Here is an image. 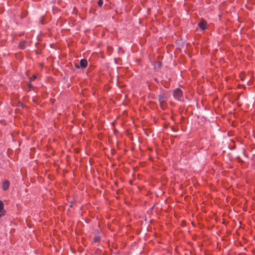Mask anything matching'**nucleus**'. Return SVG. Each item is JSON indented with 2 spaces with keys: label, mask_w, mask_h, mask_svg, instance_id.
<instances>
[{
  "label": "nucleus",
  "mask_w": 255,
  "mask_h": 255,
  "mask_svg": "<svg viewBox=\"0 0 255 255\" xmlns=\"http://www.w3.org/2000/svg\"><path fill=\"white\" fill-rule=\"evenodd\" d=\"M36 78V76L35 75H33L31 78H30V80L33 81Z\"/></svg>",
  "instance_id": "nucleus-10"
},
{
  "label": "nucleus",
  "mask_w": 255,
  "mask_h": 255,
  "mask_svg": "<svg viewBox=\"0 0 255 255\" xmlns=\"http://www.w3.org/2000/svg\"><path fill=\"white\" fill-rule=\"evenodd\" d=\"M19 46L20 49H23L24 48V42L20 43Z\"/></svg>",
  "instance_id": "nucleus-7"
},
{
  "label": "nucleus",
  "mask_w": 255,
  "mask_h": 255,
  "mask_svg": "<svg viewBox=\"0 0 255 255\" xmlns=\"http://www.w3.org/2000/svg\"><path fill=\"white\" fill-rule=\"evenodd\" d=\"M173 96L178 101L183 100V92L179 88L176 89L173 92Z\"/></svg>",
  "instance_id": "nucleus-1"
},
{
  "label": "nucleus",
  "mask_w": 255,
  "mask_h": 255,
  "mask_svg": "<svg viewBox=\"0 0 255 255\" xmlns=\"http://www.w3.org/2000/svg\"><path fill=\"white\" fill-rule=\"evenodd\" d=\"M100 240V237H96L94 238L95 242H99Z\"/></svg>",
  "instance_id": "nucleus-8"
},
{
  "label": "nucleus",
  "mask_w": 255,
  "mask_h": 255,
  "mask_svg": "<svg viewBox=\"0 0 255 255\" xmlns=\"http://www.w3.org/2000/svg\"><path fill=\"white\" fill-rule=\"evenodd\" d=\"M167 99V97L165 93H162L160 94L158 96V101L161 105L164 104V103L166 102Z\"/></svg>",
  "instance_id": "nucleus-2"
},
{
  "label": "nucleus",
  "mask_w": 255,
  "mask_h": 255,
  "mask_svg": "<svg viewBox=\"0 0 255 255\" xmlns=\"http://www.w3.org/2000/svg\"><path fill=\"white\" fill-rule=\"evenodd\" d=\"M98 4L100 6H102L103 4V1L102 0H99L98 2Z\"/></svg>",
  "instance_id": "nucleus-9"
},
{
  "label": "nucleus",
  "mask_w": 255,
  "mask_h": 255,
  "mask_svg": "<svg viewBox=\"0 0 255 255\" xmlns=\"http://www.w3.org/2000/svg\"><path fill=\"white\" fill-rule=\"evenodd\" d=\"M9 186V182L8 181H4L2 184V189L3 190H6Z\"/></svg>",
  "instance_id": "nucleus-6"
},
{
  "label": "nucleus",
  "mask_w": 255,
  "mask_h": 255,
  "mask_svg": "<svg viewBox=\"0 0 255 255\" xmlns=\"http://www.w3.org/2000/svg\"><path fill=\"white\" fill-rule=\"evenodd\" d=\"M4 204L2 201L0 200V217L4 215Z\"/></svg>",
  "instance_id": "nucleus-4"
},
{
  "label": "nucleus",
  "mask_w": 255,
  "mask_h": 255,
  "mask_svg": "<svg viewBox=\"0 0 255 255\" xmlns=\"http://www.w3.org/2000/svg\"><path fill=\"white\" fill-rule=\"evenodd\" d=\"M88 64L87 60L86 59H83L81 60L80 61V66L82 68H85L87 67Z\"/></svg>",
  "instance_id": "nucleus-5"
},
{
  "label": "nucleus",
  "mask_w": 255,
  "mask_h": 255,
  "mask_svg": "<svg viewBox=\"0 0 255 255\" xmlns=\"http://www.w3.org/2000/svg\"><path fill=\"white\" fill-rule=\"evenodd\" d=\"M198 25L203 31L207 28V23L204 20H201V21L198 23Z\"/></svg>",
  "instance_id": "nucleus-3"
},
{
  "label": "nucleus",
  "mask_w": 255,
  "mask_h": 255,
  "mask_svg": "<svg viewBox=\"0 0 255 255\" xmlns=\"http://www.w3.org/2000/svg\"><path fill=\"white\" fill-rule=\"evenodd\" d=\"M76 67L77 68H79V66H78V65H77L76 66Z\"/></svg>",
  "instance_id": "nucleus-11"
}]
</instances>
